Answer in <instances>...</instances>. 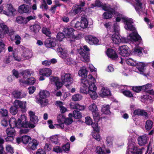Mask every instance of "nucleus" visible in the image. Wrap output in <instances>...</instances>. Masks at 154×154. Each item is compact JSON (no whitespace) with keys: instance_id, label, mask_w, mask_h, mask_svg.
Returning <instances> with one entry per match:
<instances>
[{"instance_id":"f257e3e1","label":"nucleus","mask_w":154,"mask_h":154,"mask_svg":"<svg viewBox=\"0 0 154 154\" xmlns=\"http://www.w3.org/2000/svg\"><path fill=\"white\" fill-rule=\"evenodd\" d=\"M88 78L89 80L85 79L82 80L80 91L83 94H88L91 99L95 100L98 97L96 91L97 88L94 82H91L94 80V78L91 75H88Z\"/></svg>"},{"instance_id":"f03ea898","label":"nucleus","mask_w":154,"mask_h":154,"mask_svg":"<svg viewBox=\"0 0 154 154\" xmlns=\"http://www.w3.org/2000/svg\"><path fill=\"white\" fill-rule=\"evenodd\" d=\"M35 125L29 122L26 116L21 115L20 118L17 119V128L20 129V134H26L29 131L28 128H33Z\"/></svg>"},{"instance_id":"7ed1b4c3","label":"nucleus","mask_w":154,"mask_h":154,"mask_svg":"<svg viewBox=\"0 0 154 154\" xmlns=\"http://www.w3.org/2000/svg\"><path fill=\"white\" fill-rule=\"evenodd\" d=\"M13 105L10 109V112L13 115H14L17 114L18 108L21 109L22 112H25L26 111V102L16 100L13 103Z\"/></svg>"},{"instance_id":"20e7f679","label":"nucleus","mask_w":154,"mask_h":154,"mask_svg":"<svg viewBox=\"0 0 154 154\" xmlns=\"http://www.w3.org/2000/svg\"><path fill=\"white\" fill-rule=\"evenodd\" d=\"M49 95V92L47 91H40L39 93L40 98L37 99V103L39 104L42 107L46 106L48 104V100L45 99L48 97Z\"/></svg>"},{"instance_id":"39448f33","label":"nucleus","mask_w":154,"mask_h":154,"mask_svg":"<svg viewBox=\"0 0 154 154\" xmlns=\"http://www.w3.org/2000/svg\"><path fill=\"white\" fill-rule=\"evenodd\" d=\"M90 49L87 45H84L83 48H80L78 50V52L82 57L83 61L85 62L89 61L90 57Z\"/></svg>"},{"instance_id":"423d86ee","label":"nucleus","mask_w":154,"mask_h":154,"mask_svg":"<svg viewBox=\"0 0 154 154\" xmlns=\"http://www.w3.org/2000/svg\"><path fill=\"white\" fill-rule=\"evenodd\" d=\"M122 21L125 24V28L128 30L134 31L135 30V28L133 25L134 22L131 18H125L124 17H122Z\"/></svg>"},{"instance_id":"0eeeda50","label":"nucleus","mask_w":154,"mask_h":154,"mask_svg":"<svg viewBox=\"0 0 154 154\" xmlns=\"http://www.w3.org/2000/svg\"><path fill=\"white\" fill-rule=\"evenodd\" d=\"M61 79L63 84L67 83V84L65 85L67 88H68L69 85L71 84L73 82V79L71 77V74L69 73H64L62 74L61 76Z\"/></svg>"},{"instance_id":"6e6552de","label":"nucleus","mask_w":154,"mask_h":154,"mask_svg":"<svg viewBox=\"0 0 154 154\" xmlns=\"http://www.w3.org/2000/svg\"><path fill=\"white\" fill-rule=\"evenodd\" d=\"M57 51L61 58L64 59V61L69 62L70 60V58L67 57L68 54L66 50L63 48L62 46L60 45L57 49Z\"/></svg>"},{"instance_id":"1a4fd4ad","label":"nucleus","mask_w":154,"mask_h":154,"mask_svg":"<svg viewBox=\"0 0 154 154\" xmlns=\"http://www.w3.org/2000/svg\"><path fill=\"white\" fill-rule=\"evenodd\" d=\"M119 50L120 54L124 57H128L130 54L131 50L130 48L127 45H123L119 46Z\"/></svg>"},{"instance_id":"9d476101","label":"nucleus","mask_w":154,"mask_h":154,"mask_svg":"<svg viewBox=\"0 0 154 154\" xmlns=\"http://www.w3.org/2000/svg\"><path fill=\"white\" fill-rule=\"evenodd\" d=\"M83 10L82 8L79 7L77 4H75L72 8L69 14L70 16L73 17L80 14Z\"/></svg>"},{"instance_id":"9b49d317","label":"nucleus","mask_w":154,"mask_h":154,"mask_svg":"<svg viewBox=\"0 0 154 154\" xmlns=\"http://www.w3.org/2000/svg\"><path fill=\"white\" fill-rule=\"evenodd\" d=\"M85 38L86 42L90 45H98L99 44V40L96 37L91 35L86 36Z\"/></svg>"},{"instance_id":"f8f14e48","label":"nucleus","mask_w":154,"mask_h":154,"mask_svg":"<svg viewBox=\"0 0 154 154\" xmlns=\"http://www.w3.org/2000/svg\"><path fill=\"white\" fill-rule=\"evenodd\" d=\"M57 43V40L53 38H47L44 42V44L47 48H51L55 47Z\"/></svg>"},{"instance_id":"ddd939ff","label":"nucleus","mask_w":154,"mask_h":154,"mask_svg":"<svg viewBox=\"0 0 154 154\" xmlns=\"http://www.w3.org/2000/svg\"><path fill=\"white\" fill-rule=\"evenodd\" d=\"M30 6L25 4H23L19 7L18 12L20 14L29 13L31 11Z\"/></svg>"},{"instance_id":"4468645a","label":"nucleus","mask_w":154,"mask_h":154,"mask_svg":"<svg viewBox=\"0 0 154 154\" xmlns=\"http://www.w3.org/2000/svg\"><path fill=\"white\" fill-rule=\"evenodd\" d=\"M107 56L112 60H116L118 58V56L116 51L112 48H108L106 51Z\"/></svg>"},{"instance_id":"2eb2a0df","label":"nucleus","mask_w":154,"mask_h":154,"mask_svg":"<svg viewBox=\"0 0 154 154\" xmlns=\"http://www.w3.org/2000/svg\"><path fill=\"white\" fill-rule=\"evenodd\" d=\"M6 9L3 10V13L4 14L8 16L13 15L14 13L16 11L12 5L11 4H8L6 6Z\"/></svg>"},{"instance_id":"dca6fc26","label":"nucleus","mask_w":154,"mask_h":154,"mask_svg":"<svg viewBox=\"0 0 154 154\" xmlns=\"http://www.w3.org/2000/svg\"><path fill=\"white\" fill-rule=\"evenodd\" d=\"M63 31L66 36L77 39V37L73 35L74 29L72 28L65 27L63 29Z\"/></svg>"},{"instance_id":"f3484780","label":"nucleus","mask_w":154,"mask_h":154,"mask_svg":"<svg viewBox=\"0 0 154 154\" xmlns=\"http://www.w3.org/2000/svg\"><path fill=\"white\" fill-rule=\"evenodd\" d=\"M129 35L130 40L132 42H140L142 40L141 37L137 32H133Z\"/></svg>"},{"instance_id":"a211bd4d","label":"nucleus","mask_w":154,"mask_h":154,"mask_svg":"<svg viewBox=\"0 0 154 154\" xmlns=\"http://www.w3.org/2000/svg\"><path fill=\"white\" fill-rule=\"evenodd\" d=\"M133 114V116L136 115L138 116H145L146 117L148 116V113L145 110L139 109L135 110Z\"/></svg>"},{"instance_id":"6ab92c4d","label":"nucleus","mask_w":154,"mask_h":154,"mask_svg":"<svg viewBox=\"0 0 154 154\" xmlns=\"http://www.w3.org/2000/svg\"><path fill=\"white\" fill-rule=\"evenodd\" d=\"M51 70L49 68H45L40 69L39 74L40 75H45V76L49 77L51 74Z\"/></svg>"},{"instance_id":"aec40b11","label":"nucleus","mask_w":154,"mask_h":154,"mask_svg":"<svg viewBox=\"0 0 154 154\" xmlns=\"http://www.w3.org/2000/svg\"><path fill=\"white\" fill-rule=\"evenodd\" d=\"M14 97L17 99L22 98L26 96L25 94H22L21 92L17 90H15L12 93Z\"/></svg>"},{"instance_id":"412c9836","label":"nucleus","mask_w":154,"mask_h":154,"mask_svg":"<svg viewBox=\"0 0 154 154\" xmlns=\"http://www.w3.org/2000/svg\"><path fill=\"white\" fill-rule=\"evenodd\" d=\"M30 29L35 34L38 33L41 29L40 26L38 24H34L30 26Z\"/></svg>"},{"instance_id":"4be33fe9","label":"nucleus","mask_w":154,"mask_h":154,"mask_svg":"<svg viewBox=\"0 0 154 154\" xmlns=\"http://www.w3.org/2000/svg\"><path fill=\"white\" fill-rule=\"evenodd\" d=\"M16 21L18 24L22 25L26 24L28 22L26 18L21 16H18L16 18Z\"/></svg>"},{"instance_id":"5701e85b","label":"nucleus","mask_w":154,"mask_h":154,"mask_svg":"<svg viewBox=\"0 0 154 154\" xmlns=\"http://www.w3.org/2000/svg\"><path fill=\"white\" fill-rule=\"evenodd\" d=\"M38 143L36 140H32V142H29L28 144V148L32 150H35L36 149Z\"/></svg>"},{"instance_id":"b1692460","label":"nucleus","mask_w":154,"mask_h":154,"mask_svg":"<svg viewBox=\"0 0 154 154\" xmlns=\"http://www.w3.org/2000/svg\"><path fill=\"white\" fill-rule=\"evenodd\" d=\"M73 116L75 119H79L82 117V115L81 113L78 110L75 109L73 112V114L69 113V116Z\"/></svg>"},{"instance_id":"393cba45","label":"nucleus","mask_w":154,"mask_h":154,"mask_svg":"<svg viewBox=\"0 0 154 154\" xmlns=\"http://www.w3.org/2000/svg\"><path fill=\"white\" fill-rule=\"evenodd\" d=\"M137 140L138 144L142 146L146 143L147 139L146 136H143L139 137Z\"/></svg>"},{"instance_id":"a878e982","label":"nucleus","mask_w":154,"mask_h":154,"mask_svg":"<svg viewBox=\"0 0 154 154\" xmlns=\"http://www.w3.org/2000/svg\"><path fill=\"white\" fill-rule=\"evenodd\" d=\"M112 39L115 44H118L121 42V38L119 35L116 33H114L112 35Z\"/></svg>"},{"instance_id":"bb28decb","label":"nucleus","mask_w":154,"mask_h":154,"mask_svg":"<svg viewBox=\"0 0 154 154\" xmlns=\"http://www.w3.org/2000/svg\"><path fill=\"white\" fill-rule=\"evenodd\" d=\"M80 23H81V27L83 29L86 28L88 26V21L85 17H81Z\"/></svg>"},{"instance_id":"cd10ccee","label":"nucleus","mask_w":154,"mask_h":154,"mask_svg":"<svg viewBox=\"0 0 154 154\" xmlns=\"http://www.w3.org/2000/svg\"><path fill=\"white\" fill-rule=\"evenodd\" d=\"M103 18L105 19H109L112 17V12L111 10L104 12L102 15Z\"/></svg>"},{"instance_id":"c85d7f7f","label":"nucleus","mask_w":154,"mask_h":154,"mask_svg":"<svg viewBox=\"0 0 154 154\" xmlns=\"http://www.w3.org/2000/svg\"><path fill=\"white\" fill-rule=\"evenodd\" d=\"M103 3L99 0H96L94 3L91 4L90 6V8H93L95 7L100 8L102 7Z\"/></svg>"},{"instance_id":"c756f323","label":"nucleus","mask_w":154,"mask_h":154,"mask_svg":"<svg viewBox=\"0 0 154 154\" xmlns=\"http://www.w3.org/2000/svg\"><path fill=\"white\" fill-rule=\"evenodd\" d=\"M145 66V64L143 62H137L136 63V67L140 72H143L144 71V68Z\"/></svg>"},{"instance_id":"7c9ffc66","label":"nucleus","mask_w":154,"mask_h":154,"mask_svg":"<svg viewBox=\"0 0 154 154\" xmlns=\"http://www.w3.org/2000/svg\"><path fill=\"white\" fill-rule=\"evenodd\" d=\"M17 120L15 118H11L9 121L10 127L17 128Z\"/></svg>"},{"instance_id":"2f4dec72","label":"nucleus","mask_w":154,"mask_h":154,"mask_svg":"<svg viewBox=\"0 0 154 154\" xmlns=\"http://www.w3.org/2000/svg\"><path fill=\"white\" fill-rule=\"evenodd\" d=\"M88 71L86 69H81L78 72L79 75L82 78H85L87 76Z\"/></svg>"},{"instance_id":"473e14b6","label":"nucleus","mask_w":154,"mask_h":154,"mask_svg":"<svg viewBox=\"0 0 154 154\" xmlns=\"http://www.w3.org/2000/svg\"><path fill=\"white\" fill-rule=\"evenodd\" d=\"M153 122L151 120H147L146 122L145 127L147 131L150 130L152 127Z\"/></svg>"},{"instance_id":"72a5a7b5","label":"nucleus","mask_w":154,"mask_h":154,"mask_svg":"<svg viewBox=\"0 0 154 154\" xmlns=\"http://www.w3.org/2000/svg\"><path fill=\"white\" fill-rule=\"evenodd\" d=\"M110 107L109 105L103 106L101 109V111L103 114H109L111 113L110 111Z\"/></svg>"},{"instance_id":"f704fd0d","label":"nucleus","mask_w":154,"mask_h":154,"mask_svg":"<svg viewBox=\"0 0 154 154\" xmlns=\"http://www.w3.org/2000/svg\"><path fill=\"white\" fill-rule=\"evenodd\" d=\"M0 27L2 29L4 34L5 35L8 33L9 28L4 23H1L0 24Z\"/></svg>"},{"instance_id":"c9c22d12","label":"nucleus","mask_w":154,"mask_h":154,"mask_svg":"<svg viewBox=\"0 0 154 154\" xmlns=\"http://www.w3.org/2000/svg\"><path fill=\"white\" fill-rule=\"evenodd\" d=\"M14 128L10 127L8 128L6 130V133L7 135L14 136L15 135V131L14 129Z\"/></svg>"},{"instance_id":"e433bc0d","label":"nucleus","mask_w":154,"mask_h":154,"mask_svg":"<svg viewBox=\"0 0 154 154\" xmlns=\"http://www.w3.org/2000/svg\"><path fill=\"white\" fill-rule=\"evenodd\" d=\"M31 140V137L28 136L24 135L22 137V142L24 144H27L29 141Z\"/></svg>"},{"instance_id":"4c0bfd02","label":"nucleus","mask_w":154,"mask_h":154,"mask_svg":"<svg viewBox=\"0 0 154 154\" xmlns=\"http://www.w3.org/2000/svg\"><path fill=\"white\" fill-rule=\"evenodd\" d=\"M75 20H72L71 22V25L73 26H74L75 28H76L78 29H80L82 28L81 23L80 22L77 21L76 23H75Z\"/></svg>"},{"instance_id":"58836bf2","label":"nucleus","mask_w":154,"mask_h":154,"mask_svg":"<svg viewBox=\"0 0 154 154\" xmlns=\"http://www.w3.org/2000/svg\"><path fill=\"white\" fill-rule=\"evenodd\" d=\"M122 92L126 97L131 98L134 97L133 93L129 90L122 91Z\"/></svg>"},{"instance_id":"ea45409f","label":"nucleus","mask_w":154,"mask_h":154,"mask_svg":"<svg viewBox=\"0 0 154 154\" xmlns=\"http://www.w3.org/2000/svg\"><path fill=\"white\" fill-rule=\"evenodd\" d=\"M92 114L95 121L97 122H98L100 119V115L98 110L92 112Z\"/></svg>"},{"instance_id":"a19ab883","label":"nucleus","mask_w":154,"mask_h":154,"mask_svg":"<svg viewBox=\"0 0 154 154\" xmlns=\"http://www.w3.org/2000/svg\"><path fill=\"white\" fill-rule=\"evenodd\" d=\"M102 94L104 96H107L111 95V93L109 89L103 88L101 90Z\"/></svg>"},{"instance_id":"79ce46f5","label":"nucleus","mask_w":154,"mask_h":154,"mask_svg":"<svg viewBox=\"0 0 154 154\" xmlns=\"http://www.w3.org/2000/svg\"><path fill=\"white\" fill-rule=\"evenodd\" d=\"M24 78L26 79L31 75L30 72L28 69H26L21 72Z\"/></svg>"},{"instance_id":"37998d69","label":"nucleus","mask_w":154,"mask_h":154,"mask_svg":"<svg viewBox=\"0 0 154 154\" xmlns=\"http://www.w3.org/2000/svg\"><path fill=\"white\" fill-rule=\"evenodd\" d=\"M89 109L90 111H91L92 112H96L98 110L97 106L94 103L92 104L89 106Z\"/></svg>"},{"instance_id":"c03bdc74","label":"nucleus","mask_w":154,"mask_h":154,"mask_svg":"<svg viewBox=\"0 0 154 154\" xmlns=\"http://www.w3.org/2000/svg\"><path fill=\"white\" fill-rule=\"evenodd\" d=\"M70 144L69 143H67L66 144L63 145L62 146V149L65 152H68L69 150Z\"/></svg>"},{"instance_id":"a18cd8bd","label":"nucleus","mask_w":154,"mask_h":154,"mask_svg":"<svg viewBox=\"0 0 154 154\" xmlns=\"http://www.w3.org/2000/svg\"><path fill=\"white\" fill-rule=\"evenodd\" d=\"M82 97V96L80 94H75L72 96V99L74 101H79Z\"/></svg>"},{"instance_id":"49530a36","label":"nucleus","mask_w":154,"mask_h":154,"mask_svg":"<svg viewBox=\"0 0 154 154\" xmlns=\"http://www.w3.org/2000/svg\"><path fill=\"white\" fill-rule=\"evenodd\" d=\"M101 8H102L103 10L105 11L110 10L112 8L110 5H107L105 3L104 4L103 3L102 7H101Z\"/></svg>"},{"instance_id":"de8ad7c7","label":"nucleus","mask_w":154,"mask_h":154,"mask_svg":"<svg viewBox=\"0 0 154 154\" xmlns=\"http://www.w3.org/2000/svg\"><path fill=\"white\" fill-rule=\"evenodd\" d=\"M35 82V79L33 77H31L27 79V83L28 85H33Z\"/></svg>"},{"instance_id":"09e8293b","label":"nucleus","mask_w":154,"mask_h":154,"mask_svg":"<svg viewBox=\"0 0 154 154\" xmlns=\"http://www.w3.org/2000/svg\"><path fill=\"white\" fill-rule=\"evenodd\" d=\"M65 34L62 32H59L57 34L56 37L58 40L60 41L62 40V39L65 37Z\"/></svg>"},{"instance_id":"8fccbe9b","label":"nucleus","mask_w":154,"mask_h":154,"mask_svg":"<svg viewBox=\"0 0 154 154\" xmlns=\"http://www.w3.org/2000/svg\"><path fill=\"white\" fill-rule=\"evenodd\" d=\"M93 128L94 131L97 132H99L100 129L98 127V124L97 123H93L91 125Z\"/></svg>"},{"instance_id":"3c124183","label":"nucleus","mask_w":154,"mask_h":154,"mask_svg":"<svg viewBox=\"0 0 154 154\" xmlns=\"http://www.w3.org/2000/svg\"><path fill=\"white\" fill-rule=\"evenodd\" d=\"M85 106L83 105H81L79 104H75L74 106V108L76 109L79 110L80 111L84 110L85 109Z\"/></svg>"},{"instance_id":"603ef678","label":"nucleus","mask_w":154,"mask_h":154,"mask_svg":"<svg viewBox=\"0 0 154 154\" xmlns=\"http://www.w3.org/2000/svg\"><path fill=\"white\" fill-rule=\"evenodd\" d=\"M93 137L94 138L98 141H100L101 138L98 132L94 133L93 134Z\"/></svg>"},{"instance_id":"864d4df0","label":"nucleus","mask_w":154,"mask_h":154,"mask_svg":"<svg viewBox=\"0 0 154 154\" xmlns=\"http://www.w3.org/2000/svg\"><path fill=\"white\" fill-rule=\"evenodd\" d=\"M30 54L29 52L24 51L22 54V56L24 57V59H28L31 57Z\"/></svg>"},{"instance_id":"5fc2aeb1","label":"nucleus","mask_w":154,"mask_h":154,"mask_svg":"<svg viewBox=\"0 0 154 154\" xmlns=\"http://www.w3.org/2000/svg\"><path fill=\"white\" fill-rule=\"evenodd\" d=\"M85 122L87 125H90L93 123L92 119L90 117L87 116L85 118Z\"/></svg>"},{"instance_id":"6e6d98bb","label":"nucleus","mask_w":154,"mask_h":154,"mask_svg":"<svg viewBox=\"0 0 154 154\" xmlns=\"http://www.w3.org/2000/svg\"><path fill=\"white\" fill-rule=\"evenodd\" d=\"M50 79L52 84H55L57 82L59 79L57 77L51 76L50 77Z\"/></svg>"},{"instance_id":"4d7b16f0","label":"nucleus","mask_w":154,"mask_h":154,"mask_svg":"<svg viewBox=\"0 0 154 154\" xmlns=\"http://www.w3.org/2000/svg\"><path fill=\"white\" fill-rule=\"evenodd\" d=\"M50 140L52 143L57 144L58 143V137L55 136H52L50 138Z\"/></svg>"},{"instance_id":"13d9d810","label":"nucleus","mask_w":154,"mask_h":154,"mask_svg":"<svg viewBox=\"0 0 154 154\" xmlns=\"http://www.w3.org/2000/svg\"><path fill=\"white\" fill-rule=\"evenodd\" d=\"M53 150L54 151L57 153L62 152L63 151L62 149L60 146H54L53 148Z\"/></svg>"},{"instance_id":"bf43d9fd","label":"nucleus","mask_w":154,"mask_h":154,"mask_svg":"<svg viewBox=\"0 0 154 154\" xmlns=\"http://www.w3.org/2000/svg\"><path fill=\"white\" fill-rule=\"evenodd\" d=\"M96 152L98 154H105V152L102 148L100 146H97L96 148Z\"/></svg>"},{"instance_id":"052dcab7","label":"nucleus","mask_w":154,"mask_h":154,"mask_svg":"<svg viewBox=\"0 0 154 154\" xmlns=\"http://www.w3.org/2000/svg\"><path fill=\"white\" fill-rule=\"evenodd\" d=\"M42 31L43 33L49 37L50 36V35L51 34V32L48 30L47 28H43Z\"/></svg>"},{"instance_id":"680f3d73","label":"nucleus","mask_w":154,"mask_h":154,"mask_svg":"<svg viewBox=\"0 0 154 154\" xmlns=\"http://www.w3.org/2000/svg\"><path fill=\"white\" fill-rule=\"evenodd\" d=\"M5 44L4 43L2 39H0V52L1 53L5 50Z\"/></svg>"},{"instance_id":"e2e57ef3","label":"nucleus","mask_w":154,"mask_h":154,"mask_svg":"<svg viewBox=\"0 0 154 154\" xmlns=\"http://www.w3.org/2000/svg\"><path fill=\"white\" fill-rule=\"evenodd\" d=\"M73 122V121L72 119L69 118L65 119L64 118V123L66 125L71 124Z\"/></svg>"},{"instance_id":"0e129e2a","label":"nucleus","mask_w":154,"mask_h":154,"mask_svg":"<svg viewBox=\"0 0 154 154\" xmlns=\"http://www.w3.org/2000/svg\"><path fill=\"white\" fill-rule=\"evenodd\" d=\"M132 90L134 92L139 93L141 91V88L140 86H133Z\"/></svg>"},{"instance_id":"69168bd1","label":"nucleus","mask_w":154,"mask_h":154,"mask_svg":"<svg viewBox=\"0 0 154 154\" xmlns=\"http://www.w3.org/2000/svg\"><path fill=\"white\" fill-rule=\"evenodd\" d=\"M0 113L2 117H6L8 115V111L6 109H1L0 111Z\"/></svg>"},{"instance_id":"338daca9","label":"nucleus","mask_w":154,"mask_h":154,"mask_svg":"<svg viewBox=\"0 0 154 154\" xmlns=\"http://www.w3.org/2000/svg\"><path fill=\"white\" fill-rule=\"evenodd\" d=\"M30 121L34 124H36L38 122V117L37 116H34L30 118Z\"/></svg>"},{"instance_id":"774afa93","label":"nucleus","mask_w":154,"mask_h":154,"mask_svg":"<svg viewBox=\"0 0 154 154\" xmlns=\"http://www.w3.org/2000/svg\"><path fill=\"white\" fill-rule=\"evenodd\" d=\"M55 84L56 86L57 90L60 89L62 87L63 85L62 83L60 81V79Z\"/></svg>"}]
</instances>
